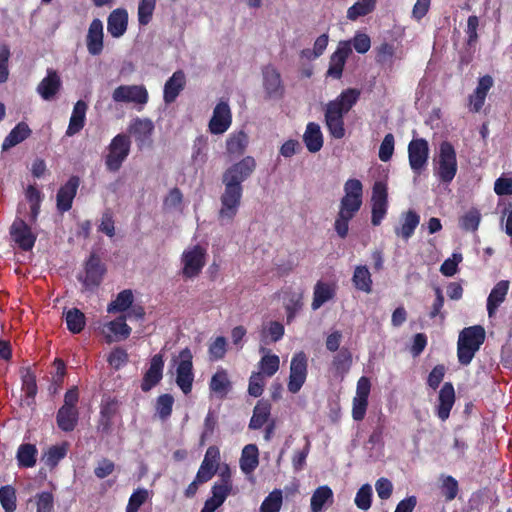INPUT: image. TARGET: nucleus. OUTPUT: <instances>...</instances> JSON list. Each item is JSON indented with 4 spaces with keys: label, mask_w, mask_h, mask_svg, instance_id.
<instances>
[{
    "label": "nucleus",
    "mask_w": 512,
    "mask_h": 512,
    "mask_svg": "<svg viewBox=\"0 0 512 512\" xmlns=\"http://www.w3.org/2000/svg\"><path fill=\"white\" fill-rule=\"evenodd\" d=\"M256 160L245 156L229 166L222 174L224 190L220 195L218 220L221 225L231 224L236 217L243 197V185L256 169Z\"/></svg>",
    "instance_id": "obj_1"
},
{
    "label": "nucleus",
    "mask_w": 512,
    "mask_h": 512,
    "mask_svg": "<svg viewBox=\"0 0 512 512\" xmlns=\"http://www.w3.org/2000/svg\"><path fill=\"white\" fill-rule=\"evenodd\" d=\"M359 96V90L348 88L326 104L324 120L331 137L342 139L345 136L344 116L357 103Z\"/></svg>",
    "instance_id": "obj_2"
},
{
    "label": "nucleus",
    "mask_w": 512,
    "mask_h": 512,
    "mask_svg": "<svg viewBox=\"0 0 512 512\" xmlns=\"http://www.w3.org/2000/svg\"><path fill=\"white\" fill-rule=\"evenodd\" d=\"M485 341V329L480 325L464 328L458 338L457 357L462 365L471 363L476 352Z\"/></svg>",
    "instance_id": "obj_3"
},
{
    "label": "nucleus",
    "mask_w": 512,
    "mask_h": 512,
    "mask_svg": "<svg viewBox=\"0 0 512 512\" xmlns=\"http://www.w3.org/2000/svg\"><path fill=\"white\" fill-rule=\"evenodd\" d=\"M434 174L441 183L449 184L457 174V155L454 146L449 141L439 145V152L434 159Z\"/></svg>",
    "instance_id": "obj_4"
},
{
    "label": "nucleus",
    "mask_w": 512,
    "mask_h": 512,
    "mask_svg": "<svg viewBox=\"0 0 512 512\" xmlns=\"http://www.w3.org/2000/svg\"><path fill=\"white\" fill-rule=\"evenodd\" d=\"M108 153L105 156V166L109 172H117L122 167L131 150L130 136L125 133H119L112 138L108 147Z\"/></svg>",
    "instance_id": "obj_5"
},
{
    "label": "nucleus",
    "mask_w": 512,
    "mask_h": 512,
    "mask_svg": "<svg viewBox=\"0 0 512 512\" xmlns=\"http://www.w3.org/2000/svg\"><path fill=\"white\" fill-rule=\"evenodd\" d=\"M363 203V185L358 179H348L344 184V196L340 201L339 212L355 216Z\"/></svg>",
    "instance_id": "obj_6"
},
{
    "label": "nucleus",
    "mask_w": 512,
    "mask_h": 512,
    "mask_svg": "<svg viewBox=\"0 0 512 512\" xmlns=\"http://www.w3.org/2000/svg\"><path fill=\"white\" fill-rule=\"evenodd\" d=\"M182 275L186 279L197 277L206 264V250L201 245H194L184 250L181 256Z\"/></svg>",
    "instance_id": "obj_7"
},
{
    "label": "nucleus",
    "mask_w": 512,
    "mask_h": 512,
    "mask_svg": "<svg viewBox=\"0 0 512 512\" xmlns=\"http://www.w3.org/2000/svg\"><path fill=\"white\" fill-rule=\"evenodd\" d=\"M180 361L176 368V384L181 391L188 395L192 391L194 382L193 355L189 348L179 353Z\"/></svg>",
    "instance_id": "obj_8"
},
{
    "label": "nucleus",
    "mask_w": 512,
    "mask_h": 512,
    "mask_svg": "<svg viewBox=\"0 0 512 512\" xmlns=\"http://www.w3.org/2000/svg\"><path fill=\"white\" fill-rule=\"evenodd\" d=\"M308 374V358L305 352H296L290 363V374L287 384L288 391L296 394L304 385Z\"/></svg>",
    "instance_id": "obj_9"
},
{
    "label": "nucleus",
    "mask_w": 512,
    "mask_h": 512,
    "mask_svg": "<svg viewBox=\"0 0 512 512\" xmlns=\"http://www.w3.org/2000/svg\"><path fill=\"white\" fill-rule=\"evenodd\" d=\"M408 160L415 175H420L429 159V143L425 138H413L408 144Z\"/></svg>",
    "instance_id": "obj_10"
},
{
    "label": "nucleus",
    "mask_w": 512,
    "mask_h": 512,
    "mask_svg": "<svg viewBox=\"0 0 512 512\" xmlns=\"http://www.w3.org/2000/svg\"><path fill=\"white\" fill-rule=\"evenodd\" d=\"M85 276L79 277L83 286L88 290H93L100 286L106 273V267L101 258L96 253H91L84 265Z\"/></svg>",
    "instance_id": "obj_11"
},
{
    "label": "nucleus",
    "mask_w": 512,
    "mask_h": 512,
    "mask_svg": "<svg viewBox=\"0 0 512 512\" xmlns=\"http://www.w3.org/2000/svg\"><path fill=\"white\" fill-rule=\"evenodd\" d=\"M154 123L149 118H135L131 121L128 131L134 137L137 147L142 150L152 145Z\"/></svg>",
    "instance_id": "obj_12"
},
{
    "label": "nucleus",
    "mask_w": 512,
    "mask_h": 512,
    "mask_svg": "<svg viewBox=\"0 0 512 512\" xmlns=\"http://www.w3.org/2000/svg\"><path fill=\"white\" fill-rule=\"evenodd\" d=\"M112 98L115 102L145 105L148 102V91L143 85H120L114 89Z\"/></svg>",
    "instance_id": "obj_13"
},
{
    "label": "nucleus",
    "mask_w": 512,
    "mask_h": 512,
    "mask_svg": "<svg viewBox=\"0 0 512 512\" xmlns=\"http://www.w3.org/2000/svg\"><path fill=\"white\" fill-rule=\"evenodd\" d=\"M263 88L269 99H281L284 95V85L278 70L272 65L263 68Z\"/></svg>",
    "instance_id": "obj_14"
},
{
    "label": "nucleus",
    "mask_w": 512,
    "mask_h": 512,
    "mask_svg": "<svg viewBox=\"0 0 512 512\" xmlns=\"http://www.w3.org/2000/svg\"><path fill=\"white\" fill-rule=\"evenodd\" d=\"M79 185L80 178L73 175L59 188L56 195V207L60 213L68 212L72 208Z\"/></svg>",
    "instance_id": "obj_15"
},
{
    "label": "nucleus",
    "mask_w": 512,
    "mask_h": 512,
    "mask_svg": "<svg viewBox=\"0 0 512 512\" xmlns=\"http://www.w3.org/2000/svg\"><path fill=\"white\" fill-rule=\"evenodd\" d=\"M232 123V113L228 103L219 102L214 110L213 115L209 121V131L212 134L219 135L225 133Z\"/></svg>",
    "instance_id": "obj_16"
},
{
    "label": "nucleus",
    "mask_w": 512,
    "mask_h": 512,
    "mask_svg": "<svg viewBox=\"0 0 512 512\" xmlns=\"http://www.w3.org/2000/svg\"><path fill=\"white\" fill-rule=\"evenodd\" d=\"M10 235L23 251H30L35 245L36 235L30 226L22 219H17L10 227Z\"/></svg>",
    "instance_id": "obj_17"
},
{
    "label": "nucleus",
    "mask_w": 512,
    "mask_h": 512,
    "mask_svg": "<svg viewBox=\"0 0 512 512\" xmlns=\"http://www.w3.org/2000/svg\"><path fill=\"white\" fill-rule=\"evenodd\" d=\"M351 53L352 49L350 47V42L340 41L336 50L330 57L327 76L334 79H340L343 74L345 63Z\"/></svg>",
    "instance_id": "obj_18"
},
{
    "label": "nucleus",
    "mask_w": 512,
    "mask_h": 512,
    "mask_svg": "<svg viewBox=\"0 0 512 512\" xmlns=\"http://www.w3.org/2000/svg\"><path fill=\"white\" fill-rule=\"evenodd\" d=\"M164 359L163 355L158 353L155 354L150 360V366L145 372L142 382L141 390L143 392L150 391L156 386L163 377Z\"/></svg>",
    "instance_id": "obj_19"
},
{
    "label": "nucleus",
    "mask_w": 512,
    "mask_h": 512,
    "mask_svg": "<svg viewBox=\"0 0 512 512\" xmlns=\"http://www.w3.org/2000/svg\"><path fill=\"white\" fill-rule=\"evenodd\" d=\"M220 461V450L217 446H210L206 450L204 459L198 469V480L209 481L216 474Z\"/></svg>",
    "instance_id": "obj_20"
},
{
    "label": "nucleus",
    "mask_w": 512,
    "mask_h": 512,
    "mask_svg": "<svg viewBox=\"0 0 512 512\" xmlns=\"http://www.w3.org/2000/svg\"><path fill=\"white\" fill-rule=\"evenodd\" d=\"M455 403V390L451 382H445L438 394V404L436 406V415L446 421Z\"/></svg>",
    "instance_id": "obj_21"
},
{
    "label": "nucleus",
    "mask_w": 512,
    "mask_h": 512,
    "mask_svg": "<svg viewBox=\"0 0 512 512\" xmlns=\"http://www.w3.org/2000/svg\"><path fill=\"white\" fill-rule=\"evenodd\" d=\"M103 23L100 19H93L89 25L88 34L86 37V46L88 52L97 56L100 55L103 51Z\"/></svg>",
    "instance_id": "obj_22"
},
{
    "label": "nucleus",
    "mask_w": 512,
    "mask_h": 512,
    "mask_svg": "<svg viewBox=\"0 0 512 512\" xmlns=\"http://www.w3.org/2000/svg\"><path fill=\"white\" fill-rule=\"evenodd\" d=\"M493 86V78L490 75H484L479 78L476 89L469 95V109L471 112H479L486 100L487 94Z\"/></svg>",
    "instance_id": "obj_23"
},
{
    "label": "nucleus",
    "mask_w": 512,
    "mask_h": 512,
    "mask_svg": "<svg viewBox=\"0 0 512 512\" xmlns=\"http://www.w3.org/2000/svg\"><path fill=\"white\" fill-rule=\"evenodd\" d=\"M61 86L62 81L57 71L48 69L47 75L40 81L36 90L44 100L49 101L57 95Z\"/></svg>",
    "instance_id": "obj_24"
},
{
    "label": "nucleus",
    "mask_w": 512,
    "mask_h": 512,
    "mask_svg": "<svg viewBox=\"0 0 512 512\" xmlns=\"http://www.w3.org/2000/svg\"><path fill=\"white\" fill-rule=\"evenodd\" d=\"M186 85V76L182 70L175 71L166 81L163 89V99L166 104L173 103Z\"/></svg>",
    "instance_id": "obj_25"
},
{
    "label": "nucleus",
    "mask_w": 512,
    "mask_h": 512,
    "mask_svg": "<svg viewBox=\"0 0 512 512\" xmlns=\"http://www.w3.org/2000/svg\"><path fill=\"white\" fill-rule=\"evenodd\" d=\"M232 389V383L229 380L228 373L225 369H218L211 377L209 382V390L219 399L227 397Z\"/></svg>",
    "instance_id": "obj_26"
},
{
    "label": "nucleus",
    "mask_w": 512,
    "mask_h": 512,
    "mask_svg": "<svg viewBox=\"0 0 512 512\" xmlns=\"http://www.w3.org/2000/svg\"><path fill=\"white\" fill-rule=\"evenodd\" d=\"M128 13L123 8L113 10L107 19V30L114 38L121 37L127 30Z\"/></svg>",
    "instance_id": "obj_27"
},
{
    "label": "nucleus",
    "mask_w": 512,
    "mask_h": 512,
    "mask_svg": "<svg viewBox=\"0 0 512 512\" xmlns=\"http://www.w3.org/2000/svg\"><path fill=\"white\" fill-rule=\"evenodd\" d=\"M509 284L508 280H501L492 288L487 298V312L490 317L495 314L498 307L504 302L509 290Z\"/></svg>",
    "instance_id": "obj_28"
},
{
    "label": "nucleus",
    "mask_w": 512,
    "mask_h": 512,
    "mask_svg": "<svg viewBox=\"0 0 512 512\" xmlns=\"http://www.w3.org/2000/svg\"><path fill=\"white\" fill-rule=\"evenodd\" d=\"M86 111L87 104L83 100H78L73 107L69 125L66 130L67 136H73L83 129L86 120Z\"/></svg>",
    "instance_id": "obj_29"
},
{
    "label": "nucleus",
    "mask_w": 512,
    "mask_h": 512,
    "mask_svg": "<svg viewBox=\"0 0 512 512\" xmlns=\"http://www.w3.org/2000/svg\"><path fill=\"white\" fill-rule=\"evenodd\" d=\"M303 141L309 152L316 153L321 150L323 147V134L318 123L309 122L307 124Z\"/></svg>",
    "instance_id": "obj_30"
},
{
    "label": "nucleus",
    "mask_w": 512,
    "mask_h": 512,
    "mask_svg": "<svg viewBox=\"0 0 512 512\" xmlns=\"http://www.w3.org/2000/svg\"><path fill=\"white\" fill-rule=\"evenodd\" d=\"M239 464L241 471L246 475L255 471L259 465V450L256 444H247L244 446Z\"/></svg>",
    "instance_id": "obj_31"
},
{
    "label": "nucleus",
    "mask_w": 512,
    "mask_h": 512,
    "mask_svg": "<svg viewBox=\"0 0 512 512\" xmlns=\"http://www.w3.org/2000/svg\"><path fill=\"white\" fill-rule=\"evenodd\" d=\"M271 415V404L268 400H259L253 409V414L249 422V429L258 430L268 422Z\"/></svg>",
    "instance_id": "obj_32"
},
{
    "label": "nucleus",
    "mask_w": 512,
    "mask_h": 512,
    "mask_svg": "<svg viewBox=\"0 0 512 512\" xmlns=\"http://www.w3.org/2000/svg\"><path fill=\"white\" fill-rule=\"evenodd\" d=\"M78 418L77 408L60 407L56 415L57 426L64 432H71L77 426Z\"/></svg>",
    "instance_id": "obj_33"
},
{
    "label": "nucleus",
    "mask_w": 512,
    "mask_h": 512,
    "mask_svg": "<svg viewBox=\"0 0 512 512\" xmlns=\"http://www.w3.org/2000/svg\"><path fill=\"white\" fill-rule=\"evenodd\" d=\"M419 222L420 216L414 210H409L402 215L401 226L395 228V234L404 240H408L414 234Z\"/></svg>",
    "instance_id": "obj_34"
},
{
    "label": "nucleus",
    "mask_w": 512,
    "mask_h": 512,
    "mask_svg": "<svg viewBox=\"0 0 512 512\" xmlns=\"http://www.w3.org/2000/svg\"><path fill=\"white\" fill-rule=\"evenodd\" d=\"M395 54V45L390 42H383L375 48V62L379 66L391 70L394 65Z\"/></svg>",
    "instance_id": "obj_35"
},
{
    "label": "nucleus",
    "mask_w": 512,
    "mask_h": 512,
    "mask_svg": "<svg viewBox=\"0 0 512 512\" xmlns=\"http://www.w3.org/2000/svg\"><path fill=\"white\" fill-rule=\"evenodd\" d=\"M31 134V129L25 122H19L5 137L2 143V149L8 150L17 144L23 142Z\"/></svg>",
    "instance_id": "obj_36"
},
{
    "label": "nucleus",
    "mask_w": 512,
    "mask_h": 512,
    "mask_svg": "<svg viewBox=\"0 0 512 512\" xmlns=\"http://www.w3.org/2000/svg\"><path fill=\"white\" fill-rule=\"evenodd\" d=\"M335 293V288L332 285L318 281L314 286L312 309H319L324 303L333 299Z\"/></svg>",
    "instance_id": "obj_37"
},
{
    "label": "nucleus",
    "mask_w": 512,
    "mask_h": 512,
    "mask_svg": "<svg viewBox=\"0 0 512 512\" xmlns=\"http://www.w3.org/2000/svg\"><path fill=\"white\" fill-rule=\"evenodd\" d=\"M352 353L347 347H342L332 359V369L336 375L344 376L352 366Z\"/></svg>",
    "instance_id": "obj_38"
},
{
    "label": "nucleus",
    "mask_w": 512,
    "mask_h": 512,
    "mask_svg": "<svg viewBox=\"0 0 512 512\" xmlns=\"http://www.w3.org/2000/svg\"><path fill=\"white\" fill-rule=\"evenodd\" d=\"M333 503V491L327 486H319L312 494L310 507L312 512H322L326 504Z\"/></svg>",
    "instance_id": "obj_39"
},
{
    "label": "nucleus",
    "mask_w": 512,
    "mask_h": 512,
    "mask_svg": "<svg viewBox=\"0 0 512 512\" xmlns=\"http://www.w3.org/2000/svg\"><path fill=\"white\" fill-rule=\"evenodd\" d=\"M438 488L445 502L453 501L459 493L458 481L451 475L441 474L438 478Z\"/></svg>",
    "instance_id": "obj_40"
},
{
    "label": "nucleus",
    "mask_w": 512,
    "mask_h": 512,
    "mask_svg": "<svg viewBox=\"0 0 512 512\" xmlns=\"http://www.w3.org/2000/svg\"><path fill=\"white\" fill-rule=\"evenodd\" d=\"M38 450L34 444L23 443L18 447L16 459L18 466L22 468H32L37 461Z\"/></svg>",
    "instance_id": "obj_41"
},
{
    "label": "nucleus",
    "mask_w": 512,
    "mask_h": 512,
    "mask_svg": "<svg viewBox=\"0 0 512 512\" xmlns=\"http://www.w3.org/2000/svg\"><path fill=\"white\" fill-rule=\"evenodd\" d=\"M248 145V136L244 131L231 134L226 141L227 153L232 156L242 155Z\"/></svg>",
    "instance_id": "obj_42"
},
{
    "label": "nucleus",
    "mask_w": 512,
    "mask_h": 512,
    "mask_svg": "<svg viewBox=\"0 0 512 512\" xmlns=\"http://www.w3.org/2000/svg\"><path fill=\"white\" fill-rule=\"evenodd\" d=\"M212 496L208 498L200 512H215L226 500L230 493L227 487L212 486Z\"/></svg>",
    "instance_id": "obj_43"
},
{
    "label": "nucleus",
    "mask_w": 512,
    "mask_h": 512,
    "mask_svg": "<svg viewBox=\"0 0 512 512\" xmlns=\"http://www.w3.org/2000/svg\"><path fill=\"white\" fill-rule=\"evenodd\" d=\"M352 282L357 290L365 293L372 291V278L369 269L365 265L357 266L354 270Z\"/></svg>",
    "instance_id": "obj_44"
},
{
    "label": "nucleus",
    "mask_w": 512,
    "mask_h": 512,
    "mask_svg": "<svg viewBox=\"0 0 512 512\" xmlns=\"http://www.w3.org/2000/svg\"><path fill=\"white\" fill-rule=\"evenodd\" d=\"M134 301L132 290L125 289L119 292L116 299L110 302L107 306L108 313H117L127 311Z\"/></svg>",
    "instance_id": "obj_45"
},
{
    "label": "nucleus",
    "mask_w": 512,
    "mask_h": 512,
    "mask_svg": "<svg viewBox=\"0 0 512 512\" xmlns=\"http://www.w3.org/2000/svg\"><path fill=\"white\" fill-rule=\"evenodd\" d=\"M67 329L73 334H79L86 325L85 314L78 308H72L66 312L65 316Z\"/></svg>",
    "instance_id": "obj_46"
},
{
    "label": "nucleus",
    "mask_w": 512,
    "mask_h": 512,
    "mask_svg": "<svg viewBox=\"0 0 512 512\" xmlns=\"http://www.w3.org/2000/svg\"><path fill=\"white\" fill-rule=\"evenodd\" d=\"M21 379L22 390L25 393V397L33 401L38 392L35 373L30 367L23 368Z\"/></svg>",
    "instance_id": "obj_47"
},
{
    "label": "nucleus",
    "mask_w": 512,
    "mask_h": 512,
    "mask_svg": "<svg viewBox=\"0 0 512 512\" xmlns=\"http://www.w3.org/2000/svg\"><path fill=\"white\" fill-rule=\"evenodd\" d=\"M126 315H121L106 324L107 329L118 340L127 339L131 334V327L126 323Z\"/></svg>",
    "instance_id": "obj_48"
},
{
    "label": "nucleus",
    "mask_w": 512,
    "mask_h": 512,
    "mask_svg": "<svg viewBox=\"0 0 512 512\" xmlns=\"http://www.w3.org/2000/svg\"><path fill=\"white\" fill-rule=\"evenodd\" d=\"M284 333L285 328L282 323L279 321H271L261 330V341L265 344L268 343V339H270V342H278L282 339Z\"/></svg>",
    "instance_id": "obj_49"
},
{
    "label": "nucleus",
    "mask_w": 512,
    "mask_h": 512,
    "mask_svg": "<svg viewBox=\"0 0 512 512\" xmlns=\"http://www.w3.org/2000/svg\"><path fill=\"white\" fill-rule=\"evenodd\" d=\"M283 504L281 489H274L265 497L260 505L259 512H280Z\"/></svg>",
    "instance_id": "obj_50"
},
{
    "label": "nucleus",
    "mask_w": 512,
    "mask_h": 512,
    "mask_svg": "<svg viewBox=\"0 0 512 512\" xmlns=\"http://www.w3.org/2000/svg\"><path fill=\"white\" fill-rule=\"evenodd\" d=\"M228 342L224 336H217L209 343L208 357L211 362H217L224 359L227 353Z\"/></svg>",
    "instance_id": "obj_51"
},
{
    "label": "nucleus",
    "mask_w": 512,
    "mask_h": 512,
    "mask_svg": "<svg viewBox=\"0 0 512 512\" xmlns=\"http://www.w3.org/2000/svg\"><path fill=\"white\" fill-rule=\"evenodd\" d=\"M377 0H361L353 4L347 10V18L354 21L359 17L366 16L371 13L376 6Z\"/></svg>",
    "instance_id": "obj_52"
},
{
    "label": "nucleus",
    "mask_w": 512,
    "mask_h": 512,
    "mask_svg": "<svg viewBox=\"0 0 512 512\" xmlns=\"http://www.w3.org/2000/svg\"><path fill=\"white\" fill-rule=\"evenodd\" d=\"M0 503L5 512H15L17 497L13 486L5 485L0 487Z\"/></svg>",
    "instance_id": "obj_53"
},
{
    "label": "nucleus",
    "mask_w": 512,
    "mask_h": 512,
    "mask_svg": "<svg viewBox=\"0 0 512 512\" xmlns=\"http://www.w3.org/2000/svg\"><path fill=\"white\" fill-rule=\"evenodd\" d=\"M174 397L171 394H161L157 397L155 410L161 420H167L173 411Z\"/></svg>",
    "instance_id": "obj_54"
},
{
    "label": "nucleus",
    "mask_w": 512,
    "mask_h": 512,
    "mask_svg": "<svg viewBox=\"0 0 512 512\" xmlns=\"http://www.w3.org/2000/svg\"><path fill=\"white\" fill-rule=\"evenodd\" d=\"M67 454V445H54L51 446L47 452L43 455V461L45 464L54 468L58 465V463L66 456Z\"/></svg>",
    "instance_id": "obj_55"
},
{
    "label": "nucleus",
    "mask_w": 512,
    "mask_h": 512,
    "mask_svg": "<svg viewBox=\"0 0 512 512\" xmlns=\"http://www.w3.org/2000/svg\"><path fill=\"white\" fill-rule=\"evenodd\" d=\"M280 359L276 354H265L259 361L260 373L272 377L279 369Z\"/></svg>",
    "instance_id": "obj_56"
},
{
    "label": "nucleus",
    "mask_w": 512,
    "mask_h": 512,
    "mask_svg": "<svg viewBox=\"0 0 512 512\" xmlns=\"http://www.w3.org/2000/svg\"><path fill=\"white\" fill-rule=\"evenodd\" d=\"M372 487L370 484H363L357 491L354 502L357 508L366 511L372 504Z\"/></svg>",
    "instance_id": "obj_57"
},
{
    "label": "nucleus",
    "mask_w": 512,
    "mask_h": 512,
    "mask_svg": "<svg viewBox=\"0 0 512 512\" xmlns=\"http://www.w3.org/2000/svg\"><path fill=\"white\" fill-rule=\"evenodd\" d=\"M480 220V212L477 209L472 208L460 218L459 225L461 229L465 231L474 232L478 229Z\"/></svg>",
    "instance_id": "obj_58"
},
{
    "label": "nucleus",
    "mask_w": 512,
    "mask_h": 512,
    "mask_svg": "<svg viewBox=\"0 0 512 512\" xmlns=\"http://www.w3.org/2000/svg\"><path fill=\"white\" fill-rule=\"evenodd\" d=\"M156 7V0H140L138 5V22L140 25L150 23Z\"/></svg>",
    "instance_id": "obj_59"
},
{
    "label": "nucleus",
    "mask_w": 512,
    "mask_h": 512,
    "mask_svg": "<svg viewBox=\"0 0 512 512\" xmlns=\"http://www.w3.org/2000/svg\"><path fill=\"white\" fill-rule=\"evenodd\" d=\"M148 499V491L144 488L136 489L130 496L125 512H138L139 508Z\"/></svg>",
    "instance_id": "obj_60"
},
{
    "label": "nucleus",
    "mask_w": 512,
    "mask_h": 512,
    "mask_svg": "<svg viewBox=\"0 0 512 512\" xmlns=\"http://www.w3.org/2000/svg\"><path fill=\"white\" fill-rule=\"evenodd\" d=\"M349 42L350 47H353L359 54H365L371 48V39L366 33L356 32Z\"/></svg>",
    "instance_id": "obj_61"
},
{
    "label": "nucleus",
    "mask_w": 512,
    "mask_h": 512,
    "mask_svg": "<svg viewBox=\"0 0 512 512\" xmlns=\"http://www.w3.org/2000/svg\"><path fill=\"white\" fill-rule=\"evenodd\" d=\"M395 139L392 133H388L384 136L379 148V159L382 162H388L394 153Z\"/></svg>",
    "instance_id": "obj_62"
},
{
    "label": "nucleus",
    "mask_w": 512,
    "mask_h": 512,
    "mask_svg": "<svg viewBox=\"0 0 512 512\" xmlns=\"http://www.w3.org/2000/svg\"><path fill=\"white\" fill-rule=\"evenodd\" d=\"M128 360L129 357L127 351L121 347L114 348L107 358V362L115 370H119L128 362Z\"/></svg>",
    "instance_id": "obj_63"
},
{
    "label": "nucleus",
    "mask_w": 512,
    "mask_h": 512,
    "mask_svg": "<svg viewBox=\"0 0 512 512\" xmlns=\"http://www.w3.org/2000/svg\"><path fill=\"white\" fill-rule=\"evenodd\" d=\"M353 218L354 216L350 213L346 214L344 212H338L334 223V229L340 238L344 239L347 237L349 231V222Z\"/></svg>",
    "instance_id": "obj_64"
}]
</instances>
